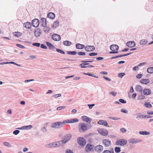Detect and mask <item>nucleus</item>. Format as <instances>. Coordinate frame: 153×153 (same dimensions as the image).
<instances>
[{
    "label": "nucleus",
    "instance_id": "f257e3e1",
    "mask_svg": "<svg viewBox=\"0 0 153 153\" xmlns=\"http://www.w3.org/2000/svg\"><path fill=\"white\" fill-rule=\"evenodd\" d=\"M65 125L64 121L63 122H57L51 124V127L54 128H60L64 126Z\"/></svg>",
    "mask_w": 153,
    "mask_h": 153
},
{
    "label": "nucleus",
    "instance_id": "f03ea898",
    "mask_svg": "<svg viewBox=\"0 0 153 153\" xmlns=\"http://www.w3.org/2000/svg\"><path fill=\"white\" fill-rule=\"evenodd\" d=\"M127 141L125 139H122L118 140L116 142L115 144L117 145L123 146L127 143Z\"/></svg>",
    "mask_w": 153,
    "mask_h": 153
},
{
    "label": "nucleus",
    "instance_id": "7ed1b4c3",
    "mask_svg": "<svg viewBox=\"0 0 153 153\" xmlns=\"http://www.w3.org/2000/svg\"><path fill=\"white\" fill-rule=\"evenodd\" d=\"M79 131H84L87 129V126L83 123H79Z\"/></svg>",
    "mask_w": 153,
    "mask_h": 153
},
{
    "label": "nucleus",
    "instance_id": "20e7f679",
    "mask_svg": "<svg viewBox=\"0 0 153 153\" xmlns=\"http://www.w3.org/2000/svg\"><path fill=\"white\" fill-rule=\"evenodd\" d=\"M72 135L71 134H68L65 135L63 137L62 140L64 143L65 144L68 142L71 139Z\"/></svg>",
    "mask_w": 153,
    "mask_h": 153
},
{
    "label": "nucleus",
    "instance_id": "39448f33",
    "mask_svg": "<svg viewBox=\"0 0 153 153\" xmlns=\"http://www.w3.org/2000/svg\"><path fill=\"white\" fill-rule=\"evenodd\" d=\"M77 141L78 143L81 146H84L85 145V140L83 137H79L77 139Z\"/></svg>",
    "mask_w": 153,
    "mask_h": 153
},
{
    "label": "nucleus",
    "instance_id": "423d86ee",
    "mask_svg": "<svg viewBox=\"0 0 153 153\" xmlns=\"http://www.w3.org/2000/svg\"><path fill=\"white\" fill-rule=\"evenodd\" d=\"M99 133L103 136H107L108 134V131L105 129L100 128L98 130Z\"/></svg>",
    "mask_w": 153,
    "mask_h": 153
},
{
    "label": "nucleus",
    "instance_id": "0eeeda50",
    "mask_svg": "<svg viewBox=\"0 0 153 153\" xmlns=\"http://www.w3.org/2000/svg\"><path fill=\"white\" fill-rule=\"evenodd\" d=\"M32 25L34 27H38L39 25V21L37 19H33L32 22Z\"/></svg>",
    "mask_w": 153,
    "mask_h": 153
},
{
    "label": "nucleus",
    "instance_id": "6e6552de",
    "mask_svg": "<svg viewBox=\"0 0 153 153\" xmlns=\"http://www.w3.org/2000/svg\"><path fill=\"white\" fill-rule=\"evenodd\" d=\"M79 121L78 119H71L64 120L65 124V123H74L77 122Z\"/></svg>",
    "mask_w": 153,
    "mask_h": 153
},
{
    "label": "nucleus",
    "instance_id": "1a4fd4ad",
    "mask_svg": "<svg viewBox=\"0 0 153 153\" xmlns=\"http://www.w3.org/2000/svg\"><path fill=\"white\" fill-rule=\"evenodd\" d=\"M102 143L105 147H109L111 145V141L108 139H104L102 141Z\"/></svg>",
    "mask_w": 153,
    "mask_h": 153
},
{
    "label": "nucleus",
    "instance_id": "9d476101",
    "mask_svg": "<svg viewBox=\"0 0 153 153\" xmlns=\"http://www.w3.org/2000/svg\"><path fill=\"white\" fill-rule=\"evenodd\" d=\"M85 49L88 52L92 51L95 49V47L92 45H88L85 47Z\"/></svg>",
    "mask_w": 153,
    "mask_h": 153
},
{
    "label": "nucleus",
    "instance_id": "9b49d317",
    "mask_svg": "<svg viewBox=\"0 0 153 153\" xmlns=\"http://www.w3.org/2000/svg\"><path fill=\"white\" fill-rule=\"evenodd\" d=\"M52 39L55 41H59L61 39V37L59 35L57 34H54L52 36Z\"/></svg>",
    "mask_w": 153,
    "mask_h": 153
},
{
    "label": "nucleus",
    "instance_id": "f8f14e48",
    "mask_svg": "<svg viewBox=\"0 0 153 153\" xmlns=\"http://www.w3.org/2000/svg\"><path fill=\"white\" fill-rule=\"evenodd\" d=\"M110 48L112 51H117L119 49V47L116 45H112L110 46Z\"/></svg>",
    "mask_w": 153,
    "mask_h": 153
},
{
    "label": "nucleus",
    "instance_id": "ddd939ff",
    "mask_svg": "<svg viewBox=\"0 0 153 153\" xmlns=\"http://www.w3.org/2000/svg\"><path fill=\"white\" fill-rule=\"evenodd\" d=\"M103 149V146L102 145H98L95 147V150L99 153L102 151Z\"/></svg>",
    "mask_w": 153,
    "mask_h": 153
},
{
    "label": "nucleus",
    "instance_id": "4468645a",
    "mask_svg": "<svg viewBox=\"0 0 153 153\" xmlns=\"http://www.w3.org/2000/svg\"><path fill=\"white\" fill-rule=\"evenodd\" d=\"M136 44L133 41H129L126 43V45L129 48H132L135 46Z\"/></svg>",
    "mask_w": 153,
    "mask_h": 153
},
{
    "label": "nucleus",
    "instance_id": "2eb2a0df",
    "mask_svg": "<svg viewBox=\"0 0 153 153\" xmlns=\"http://www.w3.org/2000/svg\"><path fill=\"white\" fill-rule=\"evenodd\" d=\"M41 30L40 29L38 28L36 29L34 31V34L35 36L38 37L41 34Z\"/></svg>",
    "mask_w": 153,
    "mask_h": 153
},
{
    "label": "nucleus",
    "instance_id": "dca6fc26",
    "mask_svg": "<svg viewBox=\"0 0 153 153\" xmlns=\"http://www.w3.org/2000/svg\"><path fill=\"white\" fill-rule=\"evenodd\" d=\"M82 119L83 121H86L88 123H90L92 120L91 118H89L85 116H82Z\"/></svg>",
    "mask_w": 153,
    "mask_h": 153
},
{
    "label": "nucleus",
    "instance_id": "f3484780",
    "mask_svg": "<svg viewBox=\"0 0 153 153\" xmlns=\"http://www.w3.org/2000/svg\"><path fill=\"white\" fill-rule=\"evenodd\" d=\"M151 93V91L150 89L145 88L143 90V94L145 95L150 94Z\"/></svg>",
    "mask_w": 153,
    "mask_h": 153
},
{
    "label": "nucleus",
    "instance_id": "a211bd4d",
    "mask_svg": "<svg viewBox=\"0 0 153 153\" xmlns=\"http://www.w3.org/2000/svg\"><path fill=\"white\" fill-rule=\"evenodd\" d=\"M33 127V126L31 125H29L27 126H23L20 128H18L20 130H28L30 129Z\"/></svg>",
    "mask_w": 153,
    "mask_h": 153
},
{
    "label": "nucleus",
    "instance_id": "6ab92c4d",
    "mask_svg": "<svg viewBox=\"0 0 153 153\" xmlns=\"http://www.w3.org/2000/svg\"><path fill=\"white\" fill-rule=\"evenodd\" d=\"M97 123L100 125H102L106 127L108 126V123L106 121L101 120L98 121Z\"/></svg>",
    "mask_w": 153,
    "mask_h": 153
},
{
    "label": "nucleus",
    "instance_id": "aec40b11",
    "mask_svg": "<svg viewBox=\"0 0 153 153\" xmlns=\"http://www.w3.org/2000/svg\"><path fill=\"white\" fill-rule=\"evenodd\" d=\"M140 141L135 138H131L128 140V142L130 143H136L140 142Z\"/></svg>",
    "mask_w": 153,
    "mask_h": 153
},
{
    "label": "nucleus",
    "instance_id": "412c9836",
    "mask_svg": "<svg viewBox=\"0 0 153 153\" xmlns=\"http://www.w3.org/2000/svg\"><path fill=\"white\" fill-rule=\"evenodd\" d=\"M46 146L48 148H55L56 147L55 142L49 143L46 145Z\"/></svg>",
    "mask_w": 153,
    "mask_h": 153
},
{
    "label": "nucleus",
    "instance_id": "4be33fe9",
    "mask_svg": "<svg viewBox=\"0 0 153 153\" xmlns=\"http://www.w3.org/2000/svg\"><path fill=\"white\" fill-rule=\"evenodd\" d=\"M76 48L79 49H82L85 48V46L83 44L77 43L76 45Z\"/></svg>",
    "mask_w": 153,
    "mask_h": 153
},
{
    "label": "nucleus",
    "instance_id": "5701e85b",
    "mask_svg": "<svg viewBox=\"0 0 153 153\" xmlns=\"http://www.w3.org/2000/svg\"><path fill=\"white\" fill-rule=\"evenodd\" d=\"M41 25H42L43 26H46L47 22L46 19L45 18H42L40 20Z\"/></svg>",
    "mask_w": 153,
    "mask_h": 153
},
{
    "label": "nucleus",
    "instance_id": "b1692460",
    "mask_svg": "<svg viewBox=\"0 0 153 153\" xmlns=\"http://www.w3.org/2000/svg\"><path fill=\"white\" fill-rule=\"evenodd\" d=\"M24 27L26 28L30 29L31 27L30 23L29 22L25 23L24 24Z\"/></svg>",
    "mask_w": 153,
    "mask_h": 153
},
{
    "label": "nucleus",
    "instance_id": "393cba45",
    "mask_svg": "<svg viewBox=\"0 0 153 153\" xmlns=\"http://www.w3.org/2000/svg\"><path fill=\"white\" fill-rule=\"evenodd\" d=\"M140 82L142 84H147L150 82V80L149 79H143L140 80Z\"/></svg>",
    "mask_w": 153,
    "mask_h": 153
},
{
    "label": "nucleus",
    "instance_id": "a878e982",
    "mask_svg": "<svg viewBox=\"0 0 153 153\" xmlns=\"http://www.w3.org/2000/svg\"><path fill=\"white\" fill-rule=\"evenodd\" d=\"M46 43L47 46L50 49H55V47L52 44L48 42H46Z\"/></svg>",
    "mask_w": 153,
    "mask_h": 153
},
{
    "label": "nucleus",
    "instance_id": "bb28decb",
    "mask_svg": "<svg viewBox=\"0 0 153 153\" xmlns=\"http://www.w3.org/2000/svg\"><path fill=\"white\" fill-rule=\"evenodd\" d=\"M135 89L137 91L142 92L143 91V88L141 86L137 85L136 86Z\"/></svg>",
    "mask_w": 153,
    "mask_h": 153
},
{
    "label": "nucleus",
    "instance_id": "cd10ccee",
    "mask_svg": "<svg viewBox=\"0 0 153 153\" xmlns=\"http://www.w3.org/2000/svg\"><path fill=\"white\" fill-rule=\"evenodd\" d=\"M86 148L87 149L86 151L87 152H89L91 151L93 149V146L92 145L88 144L86 146Z\"/></svg>",
    "mask_w": 153,
    "mask_h": 153
},
{
    "label": "nucleus",
    "instance_id": "c85d7f7f",
    "mask_svg": "<svg viewBox=\"0 0 153 153\" xmlns=\"http://www.w3.org/2000/svg\"><path fill=\"white\" fill-rule=\"evenodd\" d=\"M48 17L51 19H53L55 17V15L54 13L50 12L48 14Z\"/></svg>",
    "mask_w": 153,
    "mask_h": 153
},
{
    "label": "nucleus",
    "instance_id": "c756f323",
    "mask_svg": "<svg viewBox=\"0 0 153 153\" xmlns=\"http://www.w3.org/2000/svg\"><path fill=\"white\" fill-rule=\"evenodd\" d=\"M63 44L65 46H69L72 45V43L68 41H65L63 42Z\"/></svg>",
    "mask_w": 153,
    "mask_h": 153
},
{
    "label": "nucleus",
    "instance_id": "7c9ffc66",
    "mask_svg": "<svg viewBox=\"0 0 153 153\" xmlns=\"http://www.w3.org/2000/svg\"><path fill=\"white\" fill-rule=\"evenodd\" d=\"M59 22L58 20L55 21L53 25V27L54 28H57L59 26Z\"/></svg>",
    "mask_w": 153,
    "mask_h": 153
},
{
    "label": "nucleus",
    "instance_id": "2f4dec72",
    "mask_svg": "<svg viewBox=\"0 0 153 153\" xmlns=\"http://www.w3.org/2000/svg\"><path fill=\"white\" fill-rule=\"evenodd\" d=\"M148 41L146 39H143L140 41V44L143 45H145L147 42Z\"/></svg>",
    "mask_w": 153,
    "mask_h": 153
},
{
    "label": "nucleus",
    "instance_id": "473e14b6",
    "mask_svg": "<svg viewBox=\"0 0 153 153\" xmlns=\"http://www.w3.org/2000/svg\"><path fill=\"white\" fill-rule=\"evenodd\" d=\"M56 143V147L59 146L62 144L64 143V142L63 141V140H62L60 141H58L57 142H55Z\"/></svg>",
    "mask_w": 153,
    "mask_h": 153
},
{
    "label": "nucleus",
    "instance_id": "72a5a7b5",
    "mask_svg": "<svg viewBox=\"0 0 153 153\" xmlns=\"http://www.w3.org/2000/svg\"><path fill=\"white\" fill-rule=\"evenodd\" d=\"M48 124V123H46L45 125H44L43 127L42 128L41 130L44 133L46 132L47 131V126Z\"/></svg>",
    "mask_w": 153,
    "mask_h": 153
},
{
    "label": "nucleus",
    "instance_id": "f704fd0d",
    "mask_svg": "<svg viewBox=\"0 0 153 153\" xmlns=\"http://www.w3.org/2000/svg\"><path fill=\"white\" fill-rule=\"evenodd\" d=\"M13 34L17 37H19L21 35V33L19 32H14L13 33Z\"/></svg>",
    "mask_w": 153,
    "mask_h": 153
},
{
    "label": "nucleus",
    "instance_id": "c9c22d12",
    "mask_svg": "<svg viewBox=\"0 0 153 153\" xmlns=\"http://www.w3.org/2000/svg\"><path fill=\"white\" fill-rule=\"evenodd\" d=\"M147 72L149 73H153V67H149L147 68Z\"/></svg>",
    "mask_w": 153,
    "mask_h": 153
},
{
    "label": "nucleus",
    "instance_id": "e433bc0d",
    "mask_svg": "<svg viewBox=\"0 0 153 153\" xmlns=\"http://www.w3.org/2000/svg\"><path fill=\"white\" fill-rule=\"evenodd\" d=\"M43 27H44L43 28L44 31L46 33L49 32L50 31V28L48 27H47L46 26Z\"/></svg>",
    "mask_w": 153,
    "mask_h": 153
},
{
    "label": "nucleus",
    "instance_id": "4c0bfd02",
    "mask_svg": "<svg viewBox=\"0 0 153 153\" xmlns=\"http://www.w3.org/2000/svg\"><path fill=\"white\" fill-rule=\"evenodd\" d=\"M67 53L69 55H75L77 53L76 51H68Z\"/></svg>",
    "mask_w": 153,
    "mask_h": 153
},
{
    "label": "nucleus",
    "instance_id": "58836bf2",
    "mask_svg": "<svg viewBox=\"0 0 153 153\" xmlns=\"http://www.w3.org/2000/svg\"><path fill=\"white\" fill-rule=\"evenodd\" d=\"M144 105L146 107L148 108H150L152 107L151 104L149 102H145L144 103Z\"/></svg>",
    "mask_w": 153,
    "mask_h": 153
},
{
    "label": "nucleus",
    "instance_id": "ea45409f",
    "mask_svg": "<svg viewBox=\"0 0 153 153\" xmlns=\"http://www.w3.org/2000/svg\"><path fill=\"white\" fill-rule=\"evenodd\" d=\"M139 134L141 135H148L149 134V132L146 131H140L139 132Z\"/></svg>",
    "mask_w": 153,
    "mask_h": 153
},
{
    "label": "nucleus",
    "instance_id": "a19ab883",
    "mask_svg": "<svg viewBox=\"0 0 153 153\" xmlns=\"http://www.w3.org/2000/svg\"><path fill=\"white\" fill-rule=\"evenodd\" d=\"M83 74L85 75H88L89 76H92L93 77H95V78H98V76H96L95 75L92 74H90V73H84Z\"/></svg>",
    "mask_w": 153,
    "mask_h": 153
},
{
    "label": "nucleus",
    "instance_id": "79ce46f5",
    "mask_svg": "<svg viewBox=\"0 0 153 153\" xmlns=\"http://www.w3.org/2000/svg\"><path fill=\"white\" fill-rule=\"evenodd\" d=\"M139 114L138 115L137 117H136V118L138 119L140 118V119H143L145 118V116L140 114V113H139Z\"/></svg>",
    "mask_w": 153,
    "mask_h": 153
},
{
    "label": "nucleus",
    "instance_id": "37998d69",
    "mask_svg": "<svg viewBox=\"0 0 153 153\" xmlns=\"http://www.w3.org/2000/svg\"><path fill=\"white\" fill-rule=\"evenodd\" d=\"M115 152L117 153H119L120 152V149L119 147H116L114 149Z\"/></svg>",
    "mask_w": 153,
    "mask_h": 153
},
{
    "label": "nucleus",
    "instance_id": "c03bdc74",
    "mask_svg": "<svg viewBox=\"0 0 153 153\" xmlns=\"http://www.w3.org/2000/svg\"><path fill=\"white\" fill-rule=\"evenodd\" d=\"M125 75V73H119L118 75V76L120 78H122Z\"/></svg>",
    "mask_w": 153,
    "mask_h": 153
},
{
    "label": "nucleus",
    "instance_id": "a18cd8bd",
    "mask_svg": "<svg viewBox=\"0 0 153 153\" xmlns=\"http://www.w3.org/2000/svg\"><path fill=\"white\" fill-rule=\"evenodd\" d=\"M56 50L58 52H59V53H61L63 54H65V52L61 50L60 49L56 48Z\"/></svg>",
    "mask_w": 153,
    "mask_h": 153
},
{
    "label": "nucleus",
    "instance_id": "49530a36",
    "mask_svg": "<svg viewBox=\"0 0 153 153\" xmlns=\"http://www.w3.org/2000/svg\"><path fill=\"white\" fill-rule=\"evenodd\" d=\"M61 94H59L53 95L52 96V97H54L55 98H57L61 96Z\"/></svg>",
    "mask_w": 153,
    "mask_h": 153
},
{
    "label": "nucleus",
    "instance_id": "de8ad7c7",
    "mask_svg": "<svg viewBox=\"0 0 153 153\" xmlns=\"http://www.w3.org/2000/svg\"><path fill=\"white\" fill-rule=\"evenodd\" d=\"M4 144L5 146L9 147H11V145L9 143L7 142H4Z\"/></svg>",
    "mask_w": 153,
    "mask_h": 153
},
{
    "label": "nucleus",
    "instance_id": "09e8293b",
    "mask_svg": "<svg viewBox=\"0 0 153 153\" xmlns=\"http://www.w3.org/2000/svg\"><path fill=\"white\" fill-rule=\"evenodd\" d=\"M65 108V106H60L58 107L57 108L56 110H60L62 109H63Z\"/></svg>",
    "mask_w": 153,
    "mask_h": 153
},
{
    "label": "nucleus",
    "instance_id": "8fccbe9b",
    "mask_svg": "<svg viewBox=\"0 0 153 153\" xmlns=\"http://www.w3.org/2000/svg\"><path fill=\"white\" fill-rule=\"evenodd\" d=\"M20 132V131L19 130H16L14 131L13 132V134L15 135H17Z\"/></svg>",
    "mask_w": 153,
    "mask_h": 153
},
{
    "label": "nucleus",
    "instance_id": "3c124183",
    "mask_svg": "<svg viewBox=\"0 0 153 153\" xmlns=\"http://www.w3.org/2000/svg\"><path fill=\"white\" fill-rule=\"evenodd\" d=\"M78 55L80 56H84L85 55V53L84 52H79L77 53Z\"/></svg>",
    "mask_w": 153,
    "mask_h": 153
},
{
    "label": "nucleus",
    "instance_id": "603ef678",
    "mask_svg": "<svg viewBox=\"0 0 153 153\" xmlns=\"http://www.w3.org/2000/svg\"><path fill=\"white\" fill-rule=\"evenodd\" d=\"M102 153H114L113 151H111L109 150H105Z\"/></svg>",
    "mask_w": 153,
    "mask_h": 153
},
{
    "label": "nucleus",
    "instance_id": "864d4df0",
    "mask_svg": "<svg viewBox=\"0 0 153 153\" xmlns=\"http://www.w3.org/2000/svg\"><path fill=\"white\" fill-rule=\"evenodd\" d=\"M40 44L39 43H34L33 44V45L34 46H36L37 47L40 46Z\"/></svg>",
    "mask_w": 153,
    "mask_h": 153
},
{
    "label": "nucleus",
    "instance_id": "5fc2aeb1",
    "mask_svg": "<svg viewBox=\"0 0 153 153\" xmlns=\"http://www.w3.org/2000/svg\"><path fill=\"white\" fill-rule=\"evenodd\" d=\"M119 101L122 103H126V101L122 99H120Z\"/></svg>",
    "mask_w": 153,
    "mask_h": 153
},
{
    "label": "nucleus",
    "instance_id": "6e6d98bb",
    "mask_svg": "<svg viewBox=\"0 0 153 153\" xmlns=\"http://www.w3.org/2000/svg\"><path fill=\"white\" fill-rule=\"evenodd\" d=\"M121 111L125 114L128 113V111L123 108H122L121 110Z\"/></svg>",
    "mask_w": 153,
    "mask_h": 153
},
{
    "label": "nucleus",
    "instance_id": "4d7b16f0",
    "mask_svg": "<svg viewBox=\"0 0 153 153\" xmlns=\"http://www.w3.org/2000/svg\"><path fill=\"white\" fill-rule=\"evenodd\" d=\"M16 46L17 47H19L20 48H21L23 49V48H25V47L24 46H23V45H21V44H17Z\"/></svg>",
    "mask_w": 153,
    "mask_h": 153
},
{
    "label": "nucleus",
    "instance_id": "13d9d810",
    "mask_svg": "<svg viewBox=\"0 0 153 153\" xmlns=\"http://www.w3.org/2000/svg\"><path fill=\"white\" fill-rule=\"evenodd\" d=\"M40 47L42 48L46 49L47 48V47L44 44H42L41 45Z\"/></svg>",
    "mask_w": 153,
    "mask_h": 153
},
{
    "label": "nucleus",
    "instance_id": "bf43d9fd",
    "mask_svg": "<svg viewBox=\"0 0 153 153\" xmlns=\"http://www.w3.org/2000/svg\"><path fill=\"white\" fill-rule=\"evenodd\" d=\"M97 53L92 52V53H90L89 54V55L90 56H96V55H97Z\"/></svg>",
    "mask_w": 153,
    "mask_h": 153
},
{
    "label": "nucleus",
    "instance_id": "052dcab7",
    "mask_svg": "<svg viewBox=\"0 0 153 153\" xmlns=\"http://www.w3.org/2000/svg\"><path fill=\"white\" fill-rule=\"evenodd\" d=\"M109 94L113 95L115 97L117 94V93L114 92H111L109 93Z\"/></svg>",
    "mask_w": 153,
    "mask_h": 153
},
{
    "label": "nucleus",
    "instance_id": "680f3d73",
    "mask_svg": "<svg viewBox=\"0 0 153 153\" xmlns=\"http://www.w3.org/2000/svg\"><path fill=\"white\" fill-rule=\"evenodd\" d=\"M65 153H74V152L71 150L68 149L66 150Z\"/></svg>",
    "mask_w": 153,
    "mask_h": 153
},
{
    "label": "nucleus",
    "instance_id": "e2e57ef3",
    "mask_svg": "<svg viewBox=\"0 0 153 153\" xmlns=\"http://www.w3.org/2000/svg\"><path fill=\"white\" fill-rule=\"evenodd\" d=\"M143 76L142 74H138L136 76V78L138 79L141 78Z\"/></svg>",
    "mask_w": 153,
    "mask_h": 153
},
{
    "label": "nucleus",
    "instance_id": "0e129e2a",
    "mask_svg": "<svg viewBox=\"0 0 153 153\" xmlns=\"http://www.w3.org/2000/svg\"><path fill=\"white\" fill-rule=\"evenodd\" d=\"M88 106L89 107V109H91L95 105L94 104H88Z\"/></svg>",
    "mask_w": 153,
    "mask_h": 153
},
{
    "label": "nucleus",
    "instance_id": "69168bd1",
    "mask_svg": "<svg viewBox=\"0 0 153 153\" xmlns=\"http://www.w3.org/2000/svg\"><path fill=\"white\" fill-rule=\"evenodd\" d=\"M109 118L111 119L112 120H118L120 119V118H118L117 117H109Z\"/></svg>",
    "mask_w": 153,
    "mask_h": 153
},
{
    "label": "nucleus",
    "instance_id": "338daca9",
    "mask_svg": "<svg viewBox=\"0 0 153 153\" xmlns=\"http://www.w3.org/2000/svg\"><path fill=\"white\" fill-rule=\"evenodd\" d=\"M120 130L123 133H124L126 131V130L124 128H121L120 129Z\"/></svg>",
    "mask_w": 153,
    "mask_h": 153
},
{
    "label": "nucleus",
    "instance_id": "774afa93",
    "mask_svg": "<svg viewBox=\"0 0 153 153\" xmlns=\"http://www.w3.org/2000/svg\"><path fill=\"white\" fill-rule=\"evenodd\" d=\"M103 78L105 80H108L109 81H110L111 80V79H109L107 77L104 76L103 77Z\"/></svg>",
    "mask_w": 153,
    "mask_h": 153
}]
</instances>
